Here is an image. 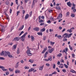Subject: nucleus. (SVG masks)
<instances>
[{
	"instance_id": "1",
	"label": "nucleus",
	"mask_w": 76,
	"mask_h": 76,
	"mask_svg": "<svg viewBox=\"0 0 76 76\" xmlns=\"http://www.w3.org/2000/svg\"><path fill=\"white\" fill-rule=\"evenodd\" d=\"M4 55H7L10 58H12L13 57L12 55L10 54V53L9 51H5L4 52Z\"/></svg>"
},
{
	"instance_id": "2",
	"label": "nucleus",
	"mask_w": 76,
	"mask_h": 76,
	"mask_svg": "<svg viewBox=\"0 0 76 76\" xmlns=\"http://www.w3.org/2000/svg\"><path fill=\"white\" fill-rule=\"evenodd\" d=\"M0 26H1L2 28H1V32H4L5 31L4 26L1 25H0Z\"/></svg>"
},
{
	"instance_id": "3",
	"label": "nucleus",
	"mask_w": 76,
	"mask_h": 76,
	"mask_svg": "<svg viewBox=\"0 0 76 76\" xmlns=\"http://www.w3.org/2000/svg\"><path fill=\"white\" fill-rule=\"evenodd\" d=\"M26 53L27 54V55L28 56H32V54L31 53V51H30V50H27Z\"/></svg>"
},
{
	"instance_id": "4",
	"label": "nucleus",
	"mask_w": 76,
	"mask_h": 76,
	"mask_svg": "<svg viewBox=\"0 0 76 76\" xmlns=\"http://www.w3.org/2000/svg\"><path fill=\"white\" fill-rule=\"evenodd\" d=\"M20 39V37H16L14 38L13 41H18Z\"/></svg>"
},
{
	"instance_id": "5",
	"label": "nucleus",
	"mask_w": 76,
	"mask_h": 76,
	"mask_svg": "<svg viewBox=\"0 0 76 76\" xmlns=\"http://www.w3.org/2000/svg\"><path fill=\"white\" fill-rule=\"evenodd\" d=\"M53 51H54V49L52 48L51 49H48V52L49 53H51Z\"/></svg>"
},
{
	"instance_id": "6",
	"label": "nucleus",
	"mask_w": 76,
	"mask_h": 76,
	"mask_svg": "<svg viewBox=\"0 0 76 76\" xmlns=\"http://www.w3.org/2000/svg\"><path fill=\"white\" fill-rule=\"evenodd\" d=\"M16 47H17V45H14L12 47L13 50H14V51H15V50Z\"/></svg>"
},
{
	"instance_id": "7",
	"label": "nucleus",
	"mask_w": 76,
	"mask_h": 76,
	"mask_svg": "<svg viewBox=\"0 0 76 76\" xmlns=\"http://www.w3.org/2000/svg\"><path fill=\"white\" fill-rule=\"evenodd\" d=\"M47 47H45V49H44V50L42 52V54H44L46 51H47Z\"/></svg>"
},
{
	"instance_id": "8",
	"label": "nucleus",
	"mask_w": 76,
	"mask_h": 76,
	"mask_svg": "<svg viewBox=\"0 0 76 76\" xmlns=\"http://www.w3.org/2000/svg\"><path fill=\"white\" fill-rule=\"evenodd\" d=\"M62 16H63V15L61 14H60L59 15V16H58L57 18V19H58V20H59L60 18H62Z\"/></svg>"
},
{
	"instance_id": "9",
	"label": "nucleus",
	"mask_w": 76,
	"mask_h": 76,
	"mask_svg": "<svg viewBox=\"0 0 76 76\" xmlns=\"http://www.w3.org/2000/svg\"><path fill=\"white\" fill-rule=\"evenodd\" d=\"M44 65L42 66H40L39 67V70H42V69H43V67H44Z\"/></svg>"
},
{
	"instance_id": "10",
	"label": "nucleus",
	"mask_w": 76,
	"mask_h": 76,
	"mask_svg": "<svg viewBox=\"0 0 76 76\" xmlns=\"http://www.w3.org/2000/svg\"><path fill=\"white\" fill-rule=\"evenodd\" d=\"M33 29L34 30V31H39V29L38 27H36L33 28Z\"/></svg>"
},
{
	"instance_id": "11",
	"label": "nucleus",
	"mask_w": 76,
	"mask_h": 76,
	"mask_svg": "<svg viewBox=\"0 0 76 76\" xmlns=\"http://www.w3.org/2000/svg\"><path fill=\"white\" fill-rule=\"evenodd\" d=\"M20 72V71L18 69H16L15 71V73H19Z\"/></svg>"
},
{
	"instance_id": "12",
	"label": "nucleus",
	"mask_w": 76,
	"mask_h": 76,
	"mask_svg": "<svg viewBox=\"0 0 76 76\" xmlns=\"http://www.w3.org/2000/svg\"><path fill=\"white\" fill-rule=\"evenodd\" d=\"M67 5L69 7H70L72 6V4L70 2H67Z\"/></svg>"
},
{
	"instance_id": "13",
	"label": "nucleus",
	"mask_w": 76,
	"mask_h": 76,
	"mask_svg": "<svg viewBox=\"0 0 76 76\" xmlns=\"http://www.w3.org/2000/svg\"><path fill=\"white\" fill-rule=\"evenodd\" d=\"M28 34L27 32H26L21 37V38H22V37H25V36L27 35V34Z\"/></svg>"
},
{
	"instance_id": "14",
	"label": "nucleus",
	"mask_w": 76,
	"mask_h": 76,
	"mask_svg": "<svg viewBox=\"0 0 76 76\" xmlns=\"http://www.w3.org/2000/svg\"><path fill=\"white\" fill-rule=\"evenodd\" d=\"M28 18H29V14H27L26 15L25 17V19H28Z\"/></svg>"
},
{
	"instance_id": "15",
	"label": "nucleus",
	"mask_w": 76,
	"mask_h": 76,
	"mask_svg": "<svg viewBox=\"0 0 76 76\" xmlns=\"http://www.w3.org/2000/svg\"><path fill=\"white\" fill-rule=\"evenodd\" d=\"M29 62H30L31 63H33L34 62V61L32 59H29Z\"/></svg>"
},
{
	"instance_id": "16",
	"label": "nucleus",
	"mask_w": 76,
	"mask_h": 76,
	"mask_svg": "<svg viewBox=\"0 0 76 76\" xmlns=\"http://www.w3.org/2000/svg\"><path fill=\"white\" fill-rule=\"evenodd\" d=\"M48 53V52H46L44 55V58H46L47 57V54Z\"/></svg>"
},
{
	"instance_id": "17",
	"label": "nucleus",
	"mask_w": 76,
	"mask_h": 76,
	"mask_svg": "<svg viewBox=\"0 0 76 76\" xmlns=\"http://www.w3.org/2000/svg\"><path fill=\"white\" fill-rule=\"evenodd\" d=\"M24 28V25H23L21 27V28H20L19 29V31H21V30H22Z\"/></svg>"
},
{
	"instance_id": "18",
	"label": "nucleus",
	"mask_w": 76,
	"mask_h": 76,
	"mask_svg": "<svg viewBox=\"0 0 76 76\" xmlns=\"http://www.w3.org/2000/svg\"><path fill=\"white\" fill-rule=\"evenodd\" d=\"M31 41H34V39H35L34 38V37L33 36H31Z\"/></svg>"
},
{
	"instance_id": "19",
	"label": "nucleus",
	"mask_w": 76,
	"mask_h": 76,
	"mask_svg": "<svg viewBox=\"0 0 76 76\" xmlns=\"http://www.w3.org/2000/svg\"><path fill=\"white\" fill-rule=\"evenodd\" d=\"M37 34L38 35H41V36H42V33L41 32H37Z\"/></svg>"
},
{
	"instance_id": "20",
	"label": "nucleus",
	"mask_w": 76,
	"mask_h": 76,
	"mask_svg": "<svg viewBox=\"0 0 76 76\" xmlns=\"http://www.w3.org/2000/svg\"><path fill=\"white\" fill-rule=\"evenodd\" d=\"M45 31V28H43L42 29L40 30V32H44Z\"/></svg>"
},
{
	"instance_id": "21",
	"label": "nucleus",
	"mask_w": 76,
	"mask_h": 76,
	"mask_svg": "<svg viewBox=\"0 0 76 76\" xmlns=\"http://www.w3.org/2000/svg\"><path fill=\"white\" fill-rule=\"evenodd\" d=\"M51 60H52V57L50 56L48 58V61H51Z\"/></svg>"
},
{
	"instance_id": "22",
	"label": "nucleus",
	"mask_w": 76,
	"mask_h": 76,
	"mask_svg": "<svg viewBox=\"0 0 76 76\" xmlns=\"http://www.w3.org/2000/svg\"><path fill=\"white\" fill-rule=\"evenodd\" d=\"M50 19L54 21V17H50Z\"/></svg>"
},
{
	"instance_id": "23",
	"label": "nucleus",
	"mask_w": 76,
	"mask_h": 76,
	"mask_svg": "<svg viewBox=\"0 0 76 76\" xmlns=\"http://www.w3.org/2000/svg\"><path fill=\"white\" fill-rule=\"evenodd\" d=\"M4 51H2L0 53V54L1 56H3L4 54Z\"/></svg>"
},
{
	"instance_id": "24",
	"label": "nucleus",
	"mask_w": 76,
	"mask_h": 76,
	"mask_svg": "<svg viewBox=\"0 0 76 76\" xmlns=\"http://www.w3.org/2000/svg\"><path fill=\"white\" fill-rule=\"evenodd\" d=\"M35 70V69L34 68H31L30 69H29V71L30 72H32V71H33V70Z\"/></svg>"
},
{
	"instance_id": "25",
	"label": "nucleus",
	"mask_w": 76,
	"mask_h": 76,
	"mask_svg": "<svg viewBox=\"0 0 76 76\" xmlns=\"http://www.w3.org/2000/svg\"><path fill=\"white\" fill-rule=\"evenodd\" d=\"M67 31L68 32H69V33H71V32H72V31L71 29L67 30Z\"/></svg>"
},
{
	"instance_id": "26",
	"label": "nucleus",
	"mask_w": 76,
	"mask_h": 76,
	"mask_svg": "<svg viewBox=\"0 0 76 76\" xmlns=\"http://www.w3.org/2000/svg\"><path fill=\"white\" fill-rule=\"evenodd\" d=\"M9 69L10 72H12V71L14 70V68L11 69V68H9Z\"/></svg>"
},
{
	"instance_id": "27",
	"label": "nucleus",
	"mask_w": 76,
	"mask_h": 76,
	"mask_svg": "<svg viewBox=\"0 0 76 76\" xmlns=\"http://www.w3.org/2000/svg\"><path fill=\"white\" fill-rule=\"evenodd\" d=\"M70 72H72V73H76V72L74 70H71L70 71Z\"/></svg>"
},
{
	"instance_id": "28",
	"label": "nucleus",
	"mask_w": 76,
	"mask_h": 76,
	"mask_svg": "<svg viewBox=\"0 0 76 76\" xmlns=\"http://www.w3.org/2000/svg\"><path fill=\"white\" fill-rule=\"evenodd\" d=\"M19 66V62H18L15 66V68H17Z\"/></svg>"
},
{
	"instance_id": "29",
	"label": "nucleus",
	"mask_w": 76,
	"mask_h": 76,
	"mask_svg": "<svg viewBox=\"0 0 76 76\" xmlns=\"http://www.w3.org/2000/svg\"><path fill=\"white\" fill-rule=\"evenodd\" d=\"M60 6H57L56 7V9L58 10H60Z\"/></svg>"
},
{
	"instance_id": "30",
	"label": "nucleus",
	"mask_w": 76,
	"mask_h": 76,
	"mask_svg": "<svg viewBox=\"0 0 76 76\" xmlns=\"http://www.w3.org/2000/svg\"><path fill=\"white\" fill-rule=\"evenodd\" d=\"M72 33L69 34L68 36V38H70V37H71V36H72Z\"/></svg>"
},
{
	"instance_id": "31",
	"label": "nucleus",
	"mask_w": 76,
	"mask_h": 76,
	"mask_svg": "<svg viewBox=\"0 0 76 76\" xmlns=\"http://www.w3.org/2000/svg\"><path fill=\"white\" fill-rule=\"evenodd\" d=\"M62 54L61 53H59V54L57 55V57H61Z\"/></svg>"
},
{
	"instance_id": "32",
	"label": "nucleus",
	"mask_w": 76,
	"mask_h": 76,
	"mask_svg": "<svg viewBox=\"0 0 76 76\" xmlns=\"http://www.w3.org/2000/svg\"><path fill=\"white\" fill-rule=\"evenodd\" d=\"M57 38H58L59 39H61V35H58L57 36Z\"/></svg>"
},
{
	"instance_id": "33",
	"label": "nucleus",
	"mask_w": 76,
	"mask_h": 76,
	"mask_svg": "<svg viewBox=\"0 0 76 76\" xmlns=\"http://www.w3.org/2000/svg\"><path fill=\"white\" fill-rule=\"evenodd\" d=\"M70 15V13L69 12H67V13L66 14V16H69V15Z\"/></svg>"
},
{
	"instance_id": "34",
	"label": "nucleus",
	"mask_w": 76,
	"mask_h": 76,
	"mask_svg": "<svg viewBox=\"0 0 76 76\" xmlns=\"http://www.w3.org/2000/svg\"><path fill=\"white\" fill-rule=\"evenodd\" d=\"M50 45H54V44H55V42H53L52 41L50 42Z\"/></svg>"
},
{
	"instance_id": "35",
	"label": "nucleus",
	"mask_w": 76,
	"mask_h": 76,
	"mask_svg": "<svg viewBox=\"0 0 76 76\" xmlns=\"http://www.w3.org/2000/svg\"><path fill=\"white\" fill-rule=\"evenodd\" d=\"M37 2L36 0H33V4H34L35 3Z\"/></svg>"
},
{
	"instance_id": "36",
	"label": "nucleus",
	"mask_w": 76,
	"mask_h": 76,
	"mask_svg": "<svg viewBox=\"0 0 76 76\" xmlns=\"http://www.w3.org/2000/svg\"><path fill=\"white\" fill-rule=\"evenodd\" d=\"M52 75H57V72H53L52 73Z\"/></svg>"
},
{
	"instance_id": "37",
	"label": "nucleus",
	"mask_w": 76,
	"mask_h": 76,
	"mask_svg": "<svg viewBox=\"0 0 76 76\" xmlns=\"http://www.w3.org/2000/svg\"><path fill=\"white\" fill-rule=\"evenodd\" d=\"M71 16L72 18H75V15L74 14H73L72 13L71 14Z\"/></svg>"
},
{
	"instance_id": "38",
	"label": "nucleus",
	"mask_w": 76,
	"mask_h": 76,
	"mask_svg": "<svg viewBox=\"0 0 76 76\" xmlns=\"http://www.w3.org/2000/svg\"><path fill=\"white\" fill-rule=\"evenodd\" d=\"M19 53H20V51L19 50V49L18 48V50L17 51V53L18 54H19Z\"/></svg>"
},
{
	"instance_id": "39",
	"label": "nucleus",
	"mask_w": 76,
	"mask_h": 76,
	"mask_svg": "<svg viewBox=\"0 0 76 76\" xmlns=\"http://www.w3.org/2000/svg\"><path fill=\"white\" fill-rule=\"evenodd\" d=\"M24 37H22V38L21 37L20 38V39H21L22 41H25V39H23Z\"/></svg>"
},
{
	"instance_id": "40",
	"label": "nucleus",
	"mask_w": 76,
	"mask_h": 76,
	"mask_svg": "<svg viewBox=\"0 0 76 76\" xmlns=\"http://www.w3.org/2000/svg\"><path fill=\"white\" fill-rule=\"evenodd\" d=\"M69 48L71 51H72L73 50V49L72 48V47L70 46V45H69Z\"/></svg>"
},
{
	"instance_id": "41",
	"label": "nucleus",
	"mask_w": 76,
	"mask_h": 76,
	"mask_svg": "<svg viewBox=\"0 0 76 76\" xmlns=\"http://www.w3.org/2000/svg\"><path fill=\"white\" fill-rule=\"evenodd\" d=\"M64 66L65 67L66 69H67L68 68V66L66 64H64Z\"/></svg>"
},
{
	"instance_id": "42",
	"label": "nucleus",
	"mask_w": 76,
	"mask_h": 76,
	"mask_svg": "<svg viewBox=\"0 0 76 76\" xmlns=\"http://www.w3.org/2000/svg\"><path fill=\"white\" fill-rule=\"evenodd\" d=\"M46 38H47V37H46V36H44L43 37V40L44 41H45V39H46Z\"/></svg>"
},
{
	"instance_id": "43",
	"label": "nucleus",
	"mask_w": 76,
	"mask_h": 76,
	"mask_svg": "<svg viewBox=\"0 0 76 76\" xmlns=\"http://www.w3.org/2000/svg\"><path fill=\"white\" fill-rule=\"evenodd\" d=\"M32 12L31 11L29 13V15H30V17H31L32 16Z\"/></svg>"
},
{
	"instance_id": "44",
	"label": "nucleus",
	"mask_w": 76,
	"mask_h": 76,
	"mask_svg": "<svg viewBox=\"0 0 76 76\" xmlns=\"http://www.w3.org/2000/svg\"><path fill=\"white\" fill-rule=\"evenodd\" d=\"M53 69H56V64H53Z\"/></svg>"
},
{
	"instance_id": "45",
	"label": "nucleus",
	"mask_w": 76,
	"mask_h": 76,
	"mask_svg": "<svg viewBox=\"0 0 76 76\" xmlns=\"http://www.w3.org/2000/svg\"><path fill=\"white\" fill-rule=\"evenodd\" d=\"M67 33H65L62 35V37H64L65 36H67Z\"/></svg>"
},
{
	"instance_id": "46",
	"label": "nucleus",
	"mask_w": 76,
	"mask_h": 76,
	"mask_svg": "<svg viewBox=\"0 0 76 76\" xmlns=\"http://www.w3.org/2000/svg\"><path fill=\"white\" fill-rule=\"evenodd\" d=\"M47 23H51V21L50 20H48L47 21Z\"/></svg>"
},
{
	"instance_id": "47",
	"label": "nucleus",
	"mask_w": 76,
	"mask_h": 76,
	"mask_svg": "<svg viewBox=\"0 0 76 76\" xmlns=\"http://www.w3.org/2000/svg\"><path fill=\"white\" fill-rule=\"evenodd\" d=\"M4 68H5V67H4L3 66H0V69H4Z\"/></svg>"
},
{
	"instance_id": "48",
	"label": "nucleus",
	"mask_w": 76,
	"mask_h": 76,
	"mask_svg": "<svg viewBox=\"0 0 76 76\" xmlns=\"http://www.w3.org/2000/svg\"><path fill=\"white\" fill-rule=\"evenodd\" d=\"M63 53H65V54L67 55V52H66V51H65V49H64V50L63 51Z\"/></svg>"
},
{
	"instance_id": "49",
	"label": "nucleus",
	"mask_w": 76,
	"mask_h": 76,
	"mask_svg": "<svg viewBox=\"0 0 76 76\" xmlns=\"http://www.w3.org/2000/svg\"><path fill=\"white\" fill-rule=\"evenodd\" d=\"M18 0H15V3L16 4H17V5H18Z\"/></svg>"
},
{
	"instance_id": "50",
	"label": "nucleus",
	"mask_w": 76,
	"mask_h": 76,
	"mask_svg": "<svg viewBox=\"0 0 76 76\" xmlns=\"http://www.w3.org/2000/svg\"><path fill=\"white\" fill-rule=\"evenodd\" d=\"M56 69L58 72H60V70H59V69H58V68L57 67L56 68Z\"/></svg>"
},
{
	"instance_id": "51",
	"label": "nucleus",
	"mask_w": 76,
	"mask_h": 76,
	"mask_svg": "<svg viewBox=\"0 0 76 76\" xmlns=\"http://www.w3.org/2000/svg\"><path fill=\"white\" fill-rule=\"evenodd\" d=\"M68 35H69L67 34V36H65L64 37V39H66V38H67V37H68Z\"/></svg>"
},
{
	"instance_id": "52",
	"label": "nucleus",
	"mask_w": 76,
	"mask_h": 76,
	"mask_svg": "<svg viewBox=\"0 0 76 76\" xmlns=\"http://www.w3.org/2000/svg\"><path fill=\"white\" fill-rule=\"evenodd\" d=\"M44 22V21L42 20H40L39 21V23H42V22Z\"/></svg>"
},
{
	"instance_id": "53",
	"label": "nucleus",
	"mask_w": 76,
	"mask_h": 76,
	"mask_svg": "<svg viewBox=\"0 0 76 76\" xmlns=\"http://www.w3.org/2000/svg\"><path fill=\"white\" fill-rule=\"evenodd\" d=\"M53 29H49V32H53Z\"/></svg>"
},
{
	"instance_id": "54",
	"label": "nucleus",
	"mask_w": 76,
	"mask_h": 76,
	"mask_svg": "<svg viewBox=\"0 0 76 76\" xmlns=\"http://www.w3.org/2000/svg\"><path fill=\"white\" fill-rule=\"evenodd\" d=\"M19 13H20V11H18L17 13V16H18L19 15Z\"/></svg>"
},
{
	"instance_id": "55",
	"label": "nucleus",
	"mask_w": 76,
	"mask_h": 76,
	"mask_svg": "<svg viewBox=\"0 0 76 76\" xmlns=\"http://www.w3.org/2000/svg\"><path fill=\"white\" fill-rule=\"evenodd\" d=\"M13 42H11L8 43V45H13Z\"/></svg>"
},
{
	"instance_id": "56",
	"label": "nucleus",
	"mask_w": 76,
	"mask_h": 76,
	"mask_svg": "<svg viewBox=\"0 0 76 76\" xmlns=\"http://www.w3.org/2000/svg\"><path fill=\"white\" fill-rule=\"evenodd\" d=\"M61 65H59V67H61V69H62V68H63L64 65L61 66Z\"/></svg>"
},
{
	"instance_id": "57",
	"label": "nucleus",
	"mask_w": 76,
	"mask_h": 76,
	"mask_svg": "<svg viewBox=\"0 0 76 76\" xmlns=\"http://www.w3.org/2000/svg\"><path fill=\"white\" fill-rule=\"evenodd\" d=\"M43 61H48V59H47L46 58H45V59H43Z\"/></svg>"
},
{
	"instance_id": "58",
	"label": "nucleus",
	"mask_w": 76,
	"mask_h": 76,
	"mask_svg": "<svg viewBox=\"0 0 76 76\" xmlns=\"http://www.w3.org/2000/svg\"><path fill=\"white\" fill-rule=\"evenodd\" d=\"M25 69H29V67L28 66H26L24 67Z\"/></svg>"
},
{
	"instance_id": "59",
	"label": "nucleus",
	"mask_w": 76,
	"mask_h": 76,
	"mask_svg": "<svg viewBox=\"0 0 76 76\" xmlns=\"http://www.w3.org/2000/svg\"><path fill=\"white\" fill-rule=\"evenodd\" d=\"M67 41V39H64L63 40L64 42V41Z\"/></svg>"
},
{
	"instance_id": "60",
	"label": "nucleus",
	"mask_w": 76,
	"mask_h": 76,
	"mask_svg": "<svg viewBox=\"0 0 76 76\" xmlns=\"http://www.w3.org/2000/svg\"><path fill=\"white\" fill-rule=\"evenodd\" d=\"M0 60H4V58L3 57H0Z\"/></svg>"
},
{
	"instance_id": "61",
	"label": "nucleus",
	"mask_w": 76,
	"mask_h": 76,
	"mask_svg": "<svg viewBox=\"0 0 76 76\" xmlns=\"http://www.w3.org/2000/svg\"><path fill=\"white\" fill-rule=\"evenodd\" d=\"M60 62L61 63H63V62H64V60H63V59H61L60 60Z\"/></svg>"
},
{
	"instance_id": "62",
	"label": "nucleus",
	"mask_w": 76,
	"mask_h": 76,
	"mask_svg": "<svg viewBox=\"0 0 76 76\" xmlns=\"http://www.w3.org/2000/svg\"><path fill=\"white\" fill-rule=\"evenodd\" d=\"M9 3V2L8 1H7L6 2V4H7V5H8Z\"/></svg>"
},
{
	"instance_id": "63",
	"label": "nucleus",
	"mask_w": 76,
	"mask_h": 76,
	"mask_svg": "<svg viewBox=\"0 0 76 76\" xmlns=\"http://www.w3.org/2000/svg\"><path fill=\"white\" fill-rule=\"evenodd\" d=\"M52 10L51 9H50L48 10L49 12H50V13H51V12H52Z\"/></svg>"
},
{
	"instance_id": "64",
	"label": "nucleus",
	"mask_w": 76,
	"mask_h": 76,
	"mask_svg": "<svg viewBox=\"0 0 76 76\" xmlns=\"http://www.w3.org/2000/svg\"><path fill=\"white\" fill-rule=\"evenodd\" d=\"M76 12V9H74L73 10V12Z\"/></svg>"
}]
</instances>
